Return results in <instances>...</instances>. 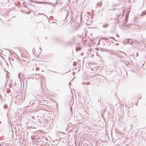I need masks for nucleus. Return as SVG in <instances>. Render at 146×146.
I'll use <instances>...</instances> for the list:
<instances>
[{
  "label": "nucleus",
  "mask_w": 146,
  "mask_h": 146,
  "mask_svg": "<svg viewBox=\"0 0 146 146\" xmlns=\"http://www.w3.org/2000/svg\"><path fill=\"white\" fill-rule=\"evenodd\" d=\"M76 51H78V50L77 48H76Z\"/></svg>",
  "instance_id": "6ab92c4d"
},
{
  "label": "nucleus",
  "mask_w": 146,
  "mask_h": 146,
  "mask_svg": "<svg viewBox=\"0 0 146 146\" xmlns=\"http://www.w3.org/2000/svg\"><path fill=\"white\" fill-rule=\"evenodd\" d=\"M39 3H40L41 4H47L48 5H52V4L50 3H48V2H38Z\"/></svg>",
  "instance_id": "f257e3e1"
},
{
  "label": "nucleus",
  "mask_w": 146,
  "mask_h": 146,
  "mask_svg": "<svg viewBox=\"0 0 146 146\" xmlns=\"http://www.w3.org/2000/svg\"><path fill=\"white\" fill-rule=\"evenodd\" d=\"M83 53H81V55H83Z\"/></svg>",
  "instance_id": "5701e85b"
},
{
  "label": "nucleus",
  "mask_w": 146,
  "mask_h": 146,
  "mask_svg": "<svg viewBox=\"0 0 146 146\" xmlns=\"http://www.w3.org/2000/svg\"><path fill=\"white\" fill-rule=\"evenodd\" d=\"M103 39L104 40L107 41H109V40L107 38H103Z\"/></svg>",
  "instance_id": "39448f33"
},
{
  "label": "nucleus",
  "mask_w": 146,
  "mask_h": 146,
  "mask_svg": "<svg viewBox=\"0 0 146 146\" xmlns=\"http://www.w3.org/2000/svg\"><path fill=\"white\" fill-rule=\"evenodd\" d=\"M7 105H5L4 106V108L5 109H6L7 108Z\"/></svg>",
  "instance_id": "0eeeda50"
},
{
  "label": "nucleus",
  "mask_w": 146,
  "mask_h": 146,
  "mask_svg": "<svg viewBox=\"0 0 146 146\" xmlns=\"http://www.w3.org/2000/svg\"><path fill=\"white\" fill-rule=\"evenodd\" d=\"M67 15H68V13H66V18H67Z\"/></svg>",
  "instance_id": "a211bd4d"
},
{
  "label": "nucleus",
  "mask_w": 146,
  "mask_h": 146,
  "mask_svg": "<svg viewBox=\"0 0 146 146\" xmlns=\"http://www.w3.org/2000/svg\"><path fill=\"white\" fill-rule=\"evenodd\" d=\"M116 36L118 37H119V35H118V34H117L116 35Z\"/></svg>",
  "instance_id": "ddd939ff"
},
{
  "label": "nucleus",
  "mask_w": 146,
  "mask_h": 146,
  "mask_svg": "<svg viewBox=\"0 0 146 146\" xmlns=\"http://www.w3.org/2000/svg\"><path fill=\"white\" fill-rule=\"evenodd\" d=\"M39 68L38 67L36 68V71L38 70H39Z\"/></svg>",
  "instance_id": "9d476101"
},
{
  "label": "nucleus",
  "mask_w": 146,
  "mask_h": 146,
  "mask_svg": "<svg viewBox=\"0 0 146 146\" xmlns=\"http://www.w3.org/2000/svg\"><path fill=\"white\" fill-rule=\"evenodd\" d=\"M145 15H146V11H143L141 14V16H143Z\"/></svg>",
  "instance_id": "7ed1b4c3"
},
{
  "label": "nucleus",
  "mask_w": 146,
  "mask_h": 146,
  "mask_svg": "<svg viewBox=\"0 0 146 146\" xmlns=\"http://www.w3.org/2000/svg\"><path fill=\"white\" fill-rule=\"evenodd\" d=\"M74 72H73V74H74Z\"/></svg>",
  "instance_id": "a878e982"
},
{
  "label": "nucleus",
  "mask_w": 146,
  "mask_h": 146,
  "mask_svg": "<svg viewBox=\"0 0 146 146\" xmlns=\"http://www.w3.org/2000/svg\"><path fill=\"white\" fill-rule=\"evenodd\" d=\"M127 41H128V38H127L126 40L125 41H123V43L124 44H126L127 43Z\"/></svg>",
  "instance_id": "423d86ee"
},
{
  "label": "nucleus",
  "mask_w": 146,
  "mask_h": 146,
  "mask_svg": "<svg viewBox=\"0 0 146 146\" xmlns=\"http://www.w3.org/2000/svg\"><path fill=\"white\" fill-rule=\"evenodd\" d=\"M109 25V24L108 23H107L106 24L104 25H103V27L104 28H107Z\"/></svg>",
  "instance_id": "f03ea898"
},
{
  "label": "nucleus",
  "mask_w": 146,
  "mask_h": 146,
  "mask_svg": "<svg viewBox=\"0 0 146 146\" xmlns=\"http://www.w3.org/2000/svg\"><path fill=\"white\" fill-rule=\"evenodd\" d=\"M39 49L40 50V52H41L42 50H41V48L40 47L39 48Z\"/></svg>",
  "instance_id": "2eb2a0df"
},
{
  "label": "nucleus",
  "mask_w": 146,
  "mask_h": 146,
  "mask_svg": "<svg viewBox=\"0 0 146 146\" xmlns=\"http://www.w3.org/2000/svg\"><path fill=\"white\" fill-rule=\"evenodd\" d=\"M53 72L54 73H57V72H56V71H53Z\"/></svg>",
  "instance_id": "aec40b11"
},
{
  "label": "nucleus",
  "mask_w": 146,
  "mask_h": 146,
  "mask_svg": "<svg viewBox=\"0 0 146 146\" xmlns=\"http://www.w3.org/2000/svg\"><path fill=\"white\" fill-rule=\"evenodd\" d=\"M69 84L71 86V82H70V83H69Z\"/></svg>",
  "instance_id": "4468645a"
},
{
  "label": "nucleus",
  "mask_w": 146,
  "mask_h": 146,
  "mask_svg": "<svg viewBox=\"0 0 146 146\" xmlns=\"http://www.w3.org/2000/svg\"><path fill=\"white\" fill-rule=\"evenodd\" d=\"M127 16H128V12L127 13H126V17H127Z\"/></svg>",
  "instance_id": "f8f14e48"
},
{
  "label": "nucleus",
  "mask_w": 146,
  "mask_h": 146,
  "mask_svg": "<svg viewBox=\"0 0 146 146\" xmlns=\"http://www.w3.org/2000/svg\"><path fill=\"white\" fill-rule=\"evenodd\" d=\"M104 50L105 51H108L106 49H104Z\"/></svg>",
  "instance_id": "9b49d317"
},
{
  "label": "nucleus",
  "mask_w": 146,
  "mask_h": 146,
  "mask_svg": "<svg viewBox=\"0 0 146 146\" xmlns=\"http://www.w3.org/2000/svg\"><path fill=\"white\" fill-rule=\"evenodd\" d=\"M30 1L31 2H33V1L32 0H30Z\"/></svg>",
  "instance_id": "412c9836"
},
{
  "label": "nucleus",
  "mask_w": 146,
  "mask_h": 146,
  "mask_svg": "<svg viewBox=\"0 0 146 146\" xmlns=\"http://www.w3.org/2000/svg\"><path fill=\"white\" fill-rule=\"evenodd\" d=\"M126 65H127V66L128 65V64H127Z\"/></svg>",
  "instance_id": "bb28decb"
},
{
  "label": "nucleus",
  "mask_w": 146,
  "mask_h": 146,
  "mask_svg": "<svg viewBox=\"0 0 146 146\" xmlns=\"http://www.w3.org/2000/svg\"><path fill=\"white\" fill-rule=\"evenodd\" d=\"M22 12H23V10H22Z\"/></svg>",
  "instance_id": "cd10ccee"
},
{
  "label": "nucleus",
  "mask_w": 146,
  "mask_h": 146,
  "mask_svg": "<svg viewBox=\"0 0 146 146\" xmlns=\"http://www.w3.org/2000/svg\"><path fill=\"white\" fill-rule=\"evenodd\" d=\"M31 11H28V12H27L26 11H25V13H27L28 14H30V13H31Z\"/></svg>",
  "instance_id": "6e6552de"
},
{
  "label": "nucleus",
  "mask_w": 146,
  "mask_h": 146,
  "mask_svg": "<svg viewBox=\"0 0 146 146\" xmlns=\"http://www.w3.org/2000/svg\"><path fill=\"white\" fill-rule=\"evenodd\" d=\"M90 82H86V83H82V84H85V85H90Z\"/></svg>",
  "instance_id": "20e7f679"
},
{
  "label": "nucleus",
  "mask_w": 146,
  "mask_h": 146,
  "mask_svg": "<svg viewBox=\"0 0 146 146\" xmlns=\"http://www.w3.org/2000/svg\"><path fill=\"white\" fill-rule=\"evenodd\" d=\"M40 85H41V87H42V85H41V84H40Z\"/></svg>",
  "instance_id": "393cba45"
},
{
  "label": "nucleus",
  "mask_w": 146,
  "mask_h": 146,
  "mask_svg": "<svg viewBox=\"0 0 146 146\" xmlns=\"http://www.w3.org/2000/svg\"><path fill=\"white\" fill-rule=\"evenodd\" d=\"M110 38L113 39L114 40L116 41L115 39L113 37H110Z\"/></svg>",
  "instance_id": "1a4fd4ad"
},
{
  "label": "nucleus",
  "mask_w": 146,
  "mask_h": 146,
  "mask_svg": "<svg viewBox=\"0 0 146 146\" xmlns=\"http://www.w3.org/2000/svg\"><path fill=\"white\" fill-rule=\"evenodd\" d=\"M19 74H19V75H18V76H19Z\"/></svg>",
  "instance_id": "b1692460"
},
{
  "label": "nucleus",
  "mask_w": 146,
  "mask_h": 146,
  "mask_svg": "<svg viewBox=\"0 0 146 146\" xmlns=\"http://www.w3.org/2000/svg\"><path fill=\"white\" fill-rule=\"evenodd\" d=\"M97 5L98 6H99V3H98L97 4Z\"/></svg>",
  "instance_id": "dca6fc26"
},
{
  "label": "nucleus",
  "mask_w": 146,
  "mask_h": 146,
  "mask_svg": "<svg viewBox=\"0 0 146 146\" xmlns=\"http://www.w3.org/2000/svg\"><path fill=\"white\" fill-rule=\"evenodd\" d=\"M32 70H34L33 68Z\"/></svg>",
  "instance_id": "c756f323"
},
{
  "label": "nucleus",
  "mask_w": 146,
  "mask_h": 146,
  "mask_svg": "<svg viewBox=\"0 0 146 146\" xmlns=\"http://www.w3.org/2000/svg\"><path fill=\"white\" fill-rule=\"evenodd\" d=\"M39 78H42V77L41 76H40L38 77Z\"/></svg>",
  "instance_id": "f3484780"
},
{
  "label": "nucleus",
  "mask_w": 146,
  "mask_h": 146,
  "mask_svg": "<svg viewBox=\"0 0 146 146\" xmlns=\"http://www.w3.org/2000/svg\"><path fill=\"white\" fill-rule=\"evenodd\" d=\"M99 44H100V43H99V42L98 43V45H99Z\"/></svg>",
  "instance_id": "4be33fe9"
},
{
  "label": "nucleus",
  "mask_w": 146,
  "mask_h": 146,
  "mask_svg": "<svg viewBox=\"0 0 146 146\" xmlns=\"http://www.w3.org/2000/svg\"><path fill=\"white\" fill-rule=\"evenodd\" d=\"M38 14H40V13H39Z\"/></svg>",
  "instance_id": "c85d7f7f"
}]
</instances>
